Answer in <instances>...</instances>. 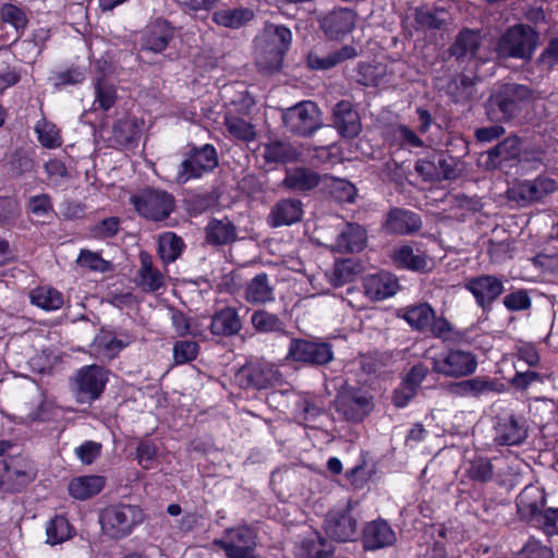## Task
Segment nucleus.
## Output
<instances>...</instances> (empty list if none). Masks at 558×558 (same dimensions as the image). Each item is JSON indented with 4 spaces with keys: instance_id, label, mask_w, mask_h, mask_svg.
<instances>
[{
    "instance_id": "bb28decb",
    "label": "nucleus",
    "mask_w": 558,
    "mask_h": 558,
    "mask_svg": "<svg viewBox=\"0 0 558 558\" xmlns=\"http://www.w3.org/2000/svg\"><path fill=\"white\" fill-rule=\"evenodd\" d=\"M134 340L135 337L126 331L120 332V338H117L113 330L101 327L95 336L93 344L98 353L114 359Z\"/></svg>"
},
{
    "instance_id": "8fccbe9b",
    "label": "nucleus",
    "mask_w": 558,
    "mask_h": 558,
    "mask_svg": "<svg viewBox=\"0 0 558 558\" xmlns=\"http://www.w3.org/2000/svg\"><path fill=\"white\" fill-rule=\"evenodd\" d=\"M262 155L268 163H287L295 161L300 153L289 143L276 141L264 145Z\"/></svg>"
},
{
    "instance_id": "c9c22d12",
    "label": "nucleus",
    "mask_w": 558,
    "mask_h": 558,
    "mask_svg": "<svg viewBox=\"0 0 558 558\" xmlns=\"http://www.w3.org/2000/svg\"><path fill=\"white\" fill-rule=\"evenodd\" d=\"M274 301V287L269 284V278L266 272H259L250 282H246V302L260 305Z\"/></svg>"
},
{
    "instance_id": "4468645a",
    "label": "nucleus",
    "mask_w": 558,
    "mask_h": 558,
    "mask_svg": "<svg viewBox=\"0 0 558 558\" xmlns=\"http://www.w3.org/2000/svg\"><path fill=\"white\" fill-rule=\"evenodd\" d=\"M177 28L163 16L150 17L141 32V50L162 53L175 36Z\"/></svg>"
},
{
    "instance_id": "423d86ee",
    "label": "nucleus",
    "mask_w": 558,
    "mask_h": 558,
    "mask_svg": "<svg viewBox=\"0 0 558 558\" xmlns=\"http://www.w3.org/2000/svg\"><path fill=\"white\" fill-rule=\"evenodd\" d=\"M287 359L308 366H326L335 359L333 347L319 338H291Z\"/></svg>"
},
{
    "instance_id": "f257e3e1",
    "label": "nucleus",
    "mask_w": 558,
    "mask_h": 558,
    "mask_svg": "<svg viewBox=\"0 0 558 558\" xmlns=\"http://www.w3.org/2000/svg\"><path fill=\"white\" fill-rule=\"evenodd\" d=\"M292 43V32L284 25L266 23L254 38L255 64L259 72L280 71Z\"/></svg>"
},
{
    "instance_id": "6ab92c4d",
    "label": "nucleus",
    "mask_w": 558,
    "mask_h": 558,
    "mask_svg": "<svg viewBox=\"0 0 558 558\" xmlns=\"http://www.w3.org/2000/svg\"><path fill=\"white\" fill-rule=\"evenodd\" d=\"M521 155L522 140L518 135H510L487 151L486 168L511 167L521 160Z\"/></svg>"
},
{
    "instance_id": "49530a36",
    "label": "nucleus",
    "mask_w": 558,
    "mask_h": 558,
    "mask_svg": "<svg viewBox=\"0 0 558 558\" xmlns=\"http://www.w3.org/2000/svg\"><path fill=\"white\" fill-rule=\"evenodd\" d=\"M251 324L257 333H286L284 322L274 313L257 310L251 315Z\"/></svg>"
},
{
    "instance_id": "412c9836",
    "label": "nucleus",
    "mask_w": 558,
    "mask_h": 558,
    "mask_svg": "<svg viewBox=\"0 0 558 558\" xmlns=\"http://www.w3.org/2000/svg\"><path fill=\"white\" fill-rule=\"evenodd\" d=\"M332 126L344 138H354L362 131L359 112L348 100H340L332 109Z\"/></svg>"
},
{
    "instance_id": "864d4df0",
    "label": "nucleus",
    "mask_w": 558,
    "mask_h": 558,
    "mask_svg": "<svg viewBox=\"0 0 558 558\" xmlns=\"http://www.w3.org/2000/svg\"><path fill=\"white\" fill-rule=\"evenodd\" d=\"M385 69L380 63L359 62L355 68L354 80L366 87H376L384 77Z\"/></svg>"
},
{
    "instance_id": "6e6552de",
    "label": "nucleus",
    "mask_w": 558,
    "mask_h": 558,
    "mask_svg": "<svg viewBox=\"0 0 558 558\" xmlns=\"http://www.w3.org/2000/svg\"><path fill=\"white\" fill-rule=\"evenodd\" d=\"M477 368L476 355L471 351L449 349L432 359L434 373L450 378H462L472 375Z\"/></svg>"
},
{
    "instance_id": "052dcab7",
    "label": "nucleus",
    "mask_w": 558,
    "mask_h": 558,
    "mask_svg": "<svg viewBox=\"0 0 558 558\" xmlns=\"http://www.w3.org/2000/svg\"><path fill=\"white\" fill-rule=\"evenodd\" d=\"M392 142L403 149L421 148L423 140L405 124H398L392 130Z\"/></svg>"
},
{
    "instance_id": "bf43d9fd",
    "label": "nucleus",
    "mask_w": 558,
    "mask_h": 558,
    "mask_svg": "<svg viewBox=\"0 0 558 558\" xmlns=\"http://www.w3.org/2000/svg\"><path fill=\"white\" fill-rule=\"evenodd\" d=\"M121 219L117 216H111L99 220L89 228L90 238L105 241L116 236L120 230Z\"/></svg>"
},
{
    "instance_id": "de8ad7c7",
    "label": "nucleus",
    "mask_w": 558,
    "mask_h": 558,
    "mask_svg": "<svg viewBox=\"0 0 558 558\" xmlns=\"http://www.w3.org/2000/svg\"><path fill=\"white\" fill-rule=\"evenodd\" d=\"M325 191L338 204H351L357 194L356 187L350 181L333 177L326 180Z\"/></svg>"
},
{
    "instance_id": "473e14b6",
    "label": "nucleus",
    "mask_w": 558,
    "mask_h": 558,
    "mask_svg": "<svg viewBox=\"0 0 558 558\" xmlns=\"http://www.w3.org/2000/svg\"><path fill=\"white\" fill-rule=\"evenodd\" d=\"M241 328V319L233 307L227 306L211 316L209 329L214 336L230 337L236 335Z\"/></svg>"
},
{
    "instance_id": "3c124183",
    "label": "nucleus",
    "mask_w": 558,
    "mask_h": 558,
    "mask_svg": "<svg viewBox=\"0 0 558 558\" xmlns=\"http://www.w3.org/2000/svg\"><path fill=\"white\" fill-rule=\"evenodd\" d=\"M5 166L12 178H20L32 172L35 167L33 154L23 147L15 148L8 157Z\"/></svg>"
},
{
    "instance_id": "4be33fe9",
    "label": "nucleus",
    "mask_w": 558,
    "mask_h": 558,
    "mask_svg": "<svg viewBox=\"0 0 558 558\" xmlns=\"http://www.w3.org/2000/svg\"><path fill=\"white\" fill-rule=\"evenodd\" d=\"M415 170L426 180H450L457 177V170L450 156L433 154L415 163Z\"/></svg>"
},
{
    "instance_id": "9b49d317",
    "label": "nucleus",
    "mask_w": 558,
    "mask_h": 558,
    "mask_svg": "<svg viewBox=\"0 0 558 558\" xmlns=\"http://www.w3.org/2000/svg\"><path fill=\"white\" fill-rule=\"evenodd\" d=\"M357 541H360L363 551L375 553L393 547L398 542V536L390 522L378 517L362 525Z\"/></svg>"
},
{
    "instance_id": "c756f323",
    "label": "nucleus",
    "mask_w": 558,
    "mask_h": 558,
    "mask_svg": "<svg viewBox=\"0 0 558 558\" xmlns=\"http://www.w3.org/2000/svg\"><path fill=\"white\" fill-rule=\"evenodd\" d=\"M335 547L318 531L303 537L295 546L296 558H330Z\"/></svg>"
},
{
    "instance_id": "4c0bfd02",
    "label": "nucleus",
    "mask_w": 558,
    "mask_h": 558,
    "mask_svg": "<svg viewBox=\"0 0 558 558\" xmlns=\"http://www.w3.org/2000/svg\"><path fill=\"white\" fill-rule=\"evenodd\" d=\"M274 226H291L302 219L303 204L300 199H281L271 210Z\"/></svg>"
},
{
    "instance_id": "e2e57ef3",
    "label": "nucleus",
    "mask_w": 558,
    "mask_h": 558,
    "mask_svg": "<svg viewBox=\"0 0 558 558\" xmlns=\"http://www.w3.org/2000/svg\"><path fill=\"white\" fill-rule=\"evenodd\" d=\"M158 457V447L153 439L143 438L136 447L137 463L144 469L149 470L153 468Z\"/></svg>"
},
{
    "instance_id": "a18cd8bd",
    "label": "nucleus",
    "mask_w": 558,
    "mask_h": 558,
    "mask_svg": "<svg viewBox=\"0 0 558 558\" xmlns=\"http://www.w3.org/2000/svg\"><path fill=\"white\" fill-rule=\"evenodd\" d=\"M324 413L322 401L314 395L306 393L295 403V415L306 427H313V423Z\"/></svg>"
},
{
    "instance_id": "7c9ffc66",
    "label": "nucleus",
    "mask_w": 558,
    "mask_h": 558,
    "mask_svg": "<svg viewBox=\"0 0 558 558\" xmlns=\"http://www.w3.org/2000/svg\"><path fill=\"white\" fill-rule=\"evenodd\" d=\"M556 190V181L547 175H537L533 180H522L517 185L519 198L526 202H539Z\"/></svg>"
},
{
    "instance_id": "2eb2a0df",
    "label": "nucleus",
    "mask_w": 558,
    "mask_h": 558,
    "mask_svg": "<svg viewBox=\"0 0 558 558\" xmlns=\"http://www.w3.org/2000/svg\"><path fill=\"white\" fill-rule=\"evenodd\" d=\"M326 535L338 543L355 542L359 537L357 519L351 508L329 511L324 522Z\"/></svg>"
},
{
    "instance_id": "774afa93",
    "label": "nucleus",
    "mask_w": 558,
    "mask_h": 558,
    "mask_svg": "<svg viewBox=\"0 0 558 558\" xmlns=\"http://www.w3.org/2000/svg\"><path fill=\"white\" fill-rule=\"evenodd\" d=\"M531 526L553 535L558 530V508H544L539 515L533 520Z\"/></svg>"
},
{
    "instance_id": "cd10ccee",
    "label": "nucleus",
    "mask_w": 558,
    "mask_h": 558,
    "mask_svg": "<svg viewBox=\"0 0 558 558\" xmlns=\"http://www.w3.org/2000/svg\"><path fill=\"white\" fill-rule=\"evenodd\" d=\"M144 121L135 117L118 119L112 126L113 141L125 148H135L142 137Z\"/></svg>"
},
{
    "instance_id": "79ce46f5",
    "label": "nucleus",
    "mask_w": 558,
    "mask_h": 558,
    "mask_svg": "<svg viewBox=\"0 0 558 558\" xmlns=\"http://www.w3.org/2000/svg\"><path fill=\"white\" fill-rule=\"evenodd\" d=\"M75 534V527L65 515L56 514L46 524L47 543L50 545L62 544L74 537Z\"/></svg>"
},
{
    "instance_id": "393cba45",
    "label": "nucleus",
    "mask_w": 558,
    "mask_h": 558,
    "mask_svg": "<svg viewBox=\"0 0 558 558\" xmlns=\"http://www.w3.org/2000/svg\"><path fill=\"white\" fill-rule=\"evenodd\" d=\"M280 376L279 371L267 361L246 360V387L268 389L279 381Z\"/></svg>"
},
{
    "instance_id": "0eeeda50",
    "label": "nucleus",
    "mask_w": 558,
    "mask_h": 558,
    "mask_svg": "<svg viewBox=\"0 0 558 558\" xmlns=\"http://www.w3.org/2000/svg\"><path fill=\"white\" fill-rule=\"evenodd\" d=\"M537 32L527 24L509 27L499 39V50L510 58L530 60L536 49Z\"/></svg>"
},
{
    "instance_id": "20e7f679",
    "label": "nucleus",
    "mask_w": 558,
    "mask_h": 558,
    "mask_svg": "<svg viewBox=\"0 0 558 558\" xmlns=\"http://www.w3.org/2000/svg\"><path fill=\"white\" fill-rule=\"evenodd\" d=\"M135 211L149 221H162L174 210V196L160 189L145 187L130 198Z\"/></svg>"
},
{
    "instance_id": "338daca9",
    "label": "nucleus",
    "mask_w": 558,
    "mask_h": 558,
    "mask_svg": "<svg viewBox=\"0 0 558 558\" xmlns=\"http://www.w3.org/2000/svg\"><path fill=\"white\" fill-rule=\"evenodd\" d=\"M551 547L544 545L535 537H530L517 554V558H554Z\"/></svg>"
},
{
    "instance_id": "1a4fd4ad",
    "label": "nucleus",
    "mask_w": 558,
    "mask_h": 558,
    "mask_svg": "<svg viewBox=\"0 0 558 558\" xmlns=\"http://www.w3.org/2000/svg\"><path fill=\"white\" fill-rule=\"evenodd\" d=\"M282 121L287 132L302 137L313 135L320 128L318 107L310 100L284 109Z\"/></svg>"
},
{
    "instance_id": "f704fd0d",
    "label": "nucleus",
    "mask_w": 558,
    "mask_h": 558,
    "mask_svg": "<svg viewBox=\"0 0 558 558\" xmlns=\"http://www.w3.org/2000/svg\"><path fill=\"white\" fill-rule=\"evenodd\" d=\"M366 244V232L357 223H348L338 234L336 245L343 253H359Z\"/></svg>"
},
{
    "instance_id": "37998d69",
    "label": "nucleus",
    "mask_w": 558,
    "mask_h": 558,
    "mask_svg": "<svg viewBox=\"0 0 558 558\" xmlns=\"http://www.w3.org/2000/svg\"><path fill=\"white\" fill-rule=\"evenodd\" d=\"M320 177L315 171L307 168H295L288 171L283 183L293 191L307 192L319 184Z\"/></svg>"
},
{
    "instance_id": "e433bc0d",
    "label": "nucleus",
    "mask_w": 558,
    "mask_h": 558,
    "mask_svg": "<svg viewBox=\"0 0 558 558\" xmlns=\"http://www.w3.org/2000/svg\"><path fill=\"white\" fill-rule=\"evenodd\" d=\"M364 288L371 299L380 301L397 292L398 282L386 274H376L365 278Z\"/></svg>"
},
{
    "instance_id": "f3484780",
    "label": "nucleus",
    "mask_w": 558,
    "mask_h": 558,
    "mask_svg": "<svg viewBox=\"0 0 558 558\" xmlns=\"http://www.w3.org/2000/svg\"><path fill=\"white\" fill-rule=\"evenodd\" d=\"M421 216L410 209L392 207L385 215L381 230L388 235H413L422 229Z\"/></svg>"
},
{
    "instance_id": "13d9d810",
    "label": "nucleus",
    "mask_w": 558,
    "mask_h": 558,
    "mask_svg": "<svg viewBox=\"0 0 558 558\" xmlns=\"http://www.w3.org/2000/svg\"><path fill=\"white\" fill-rule=\"evenodd\" d=\"M77 264L90 271L106 274L113 270L112 263L105 259L100 253L86 248L81 250L77 257Z\"/></svg>"
},
{
    "instance_id": "7ed1b4c3",
    "label": "nucleus",
    "mask_w": 558,
    "mask_h": 558,
    "mask_svg": "<svg viewBox=\"0 0 558 558\" xmlns=\"http://www.w3.org/2000/svg\"><path fill=\"white\" fill-rule=\"evenodd\" d=\"M531 99L530 87L517 83L502 84L485 101V114L494 123L510 122L522 113Z\"/></svg>"
},
{
    "instance_id": "0e129e2a",
    "label": "nucleus",
    "mask_w": 558,
    "mask_h": 558,
    "mask_svg": "<svg viewBox=\"0 0 558 558\" xmlns=\"http://www.w3.org/2000/svg\"><path fill=\"white\" fill-rule=\"evenodd\" d=\"M213 21L223 27L240 28L244 25V9H222L214 12Z\"/></svg>"
},
{
    "instance_id": "a878e982",
    "label": "nucleus",
    "mask_w": 558,
    "mask_h": 558,
    "mask_svg": "<svg viewBox=\"0 0 558 558\" xmlns=\"http://www.w3.org/2000/svg\"><path fill=\"white\" fill-rule=\"evenodd\" d=\"M106 485L107 478L104 475H78L70 480L68 494L75 500L85 501L99 495Z\"/></svg>"
},
{
    "instance_id": "f8f14e48",
    "label": "nucleus",
    "mask_w": 558,
    "mask_h": 558,
    "mask_svg": "<svg viewBox=\"0 0 558 558\" xmlns=\"http://www.w3.org/2000/svg\"><path fill=\"white\" fill-rule=\"evenodd\" d=\"M336 411L350 423H361L374 409L373 397L360 388H349L338 393Z\"/></svg>"
},
{
    "instance_id": "603ef678",
    "label": "nucleus",
    "mask_w": 558,
    "mask_h": 558,
    "mask_svg": "<svg viewBox=\"0 0 558 558\" xmlns=\"http://www.w3.org/2000/svg\"><path fill=\"white\" fill-rule=\"evenodd\" d=\"M40 145L48 149H54L62 145L63 141L57 125L46 118L38 120L34 126Z\"/></svg>"
},
{
    "instance_id": "5fc2aeb1",
    "label": "nucleus",
    "mask_w": 558,
    "mask_h": 558,
    "mask_svg": "<svg viewBox=\"0 0 558 558\" xmlns=\"http://www.w3.org/2000/svg\"><path fill=\"white\" fill-rule=\"evenodd\" d=\"M0 20L10 24L17 33V37L23 35L28 24L25 11L13 3H3L0 7Z\"/></svg>"
},
{
    "instance_id": "b1692460",
    "label": "nucleus",
    "mask_w": 558,
    "mask_h": 558,
    "mask_svg": "<svg viewBox=\"0 0 558 558\" xmlns=\"http://www.w3.org/2000/svg\"><path fill=\"white\" fill-rule=\"evenodd\" d=\"M527 437V427L522 417L510 414L499 420L495 440L501 446L521 445Z\"/></svg>"
},
{
    "instance_id": "dca6fc26",
    "label": "nucleus",
    "mask_w": 558,
    "mask_h": 558,
    "mask_svg": "<svg viewBox=\"0 0 558 558\" xmlns=\"http://www.w3.org/2000/svg\"><path fill=\"white\" fill-rule=\"evenodd\" d=\"M392 265L399 270L426 274L430 267L428 255L416 241H407L392 248L390 253Z\"/></svg>"
},
{
    "instance_id": "c03bdc74",
    "label": "nucleus",
    "mask_w": 558,
    "mask_h": 558,
    "mask_svg": "<svg viewBox=\"0 0 558 558\" xmlns=\"http://www.w3.org/2000/svg\"><path fill=\"white\" fill-rule=\"evenodd\" d=\"M450 391L461 397H478L488 391H496V381L485 377H474L451 384Z\"/></svg>"
},
{
    "instance_id": "aec40b11",
    "label": "nucleus",
    "mask_w": 558,
    "mask_h": 558,
    "mask_svg": "<svg viewBox=\"0 0 558 558\" xmlns=\"http://www.w3.org/2000/svg\"><path fill=\"white\" fill-rule=\"evenodd\" d=\"M356 23V13L347 8L328 12L319 22L320 28L330 39L339 40L350 34Z\"/></svg>"
},
{
    "instance_id": "6e6d98bb",
    "label": "nucleus",
    "mask_w": 558,
    "mask_h": 558,
    "mask_svg": "<svg viewBox=\"0 0 558 558\" xmlns=\"http://www.w3.org/2000/svg\"><path fill=\"white\" fill-rule=\"evenodd\" d=\"M466 475L472 482L488 483L494 477V466L488 458L475 456L469 462Z\"/></svg>"
},
{
    "instance_id": "680f3d73",
    "label": "nucleus",
    "mask_w": 558,
    "mask_h": 558,
    "mask_svg": "<svg viewBox=\"0 0 558 558\" xmlns=\"http://www.w3.org/2000/svg\"><path fill=\"white\" fill-rule=\"evenodd\" d=\"M173 362L183 365L194 361L199 352V344L193 340H179L173 344Z\"/></svg>"
},
{
    "instance_id": "58836bf2",
    "label": "nucleus",
    "mask_w": 558,
    "mask_h": 558,
    "mask_svg": "<svg viewBox=\"0 0 558 558\" xmlns=\"http://www.w3.org/2000/svg\"><path fill=\"white\" fill-rule=\"evenodd\" d=\"M434 312L435 310L430 304L423 302L405 307L400 317L403 318L412 329L425 332L430 325V320L434 318Z\"/></svg>"
},
{
    "instance_id": "09e8293b",
    "label": "nucleus",
    "mask_w": 558,
    "mask_h": 558,
    "mask_svg": "<svg viewBox=\"0 0 558 558\" xmlns=\"http://www.w3.org/2000/svg\"><path fill=\"white\" fill-rule=\"evenodd\" d=\"M31 303L44 311H57L62 307L63 294L51 287H37L29 294Z\"/></svg>"
},
{
    "instance_id": "2f4dec72",
    "label": "nucleus",
    "mask_w": 558,
    "mask_h": 558,
    "mask_svg": "<svg viewBox=\"0 0 558 558\" xmlns=\"http://www.w3.org/2000/svg\"><path fill=\"white\" fill-rule=\"evenodd\" d=\"M356 54L357 51L353 46L344 45L341 48L323 56L316 51H311L306 57V63L312 70L324 71L329 70L345 60L353 59Z\"/></svg>"
},
{
    "instance_id": "69168bd1",
    "label": "nucleus",
    "mask_w": 558,
    "mask_h": 558,
    "mask_svg": "<svg viewBox=\"0 0 558 558\" xmlns=\"http://www.w3.org/2000/svg\"><path fill=\"white\" fill-rule=\"evenodd\" d=\"M44 169L52 186H60L65 180L71 178L68 167L58 158L47 160L44 163Z\"/></svg>"
},
{
    "instance_id": "39448f33",
    "label": "nucleus",
    "mask_w": 558,
    "mask_h": 558,
    "mask_svg": "<svg viewBox=\"0 0 558 558\" xmlns=\"http://www.w3.org/2000/svg\"><path fill=\"white\" fill-rule=\"evenodd\" d=\"M218 163V153L213 144L192 146L179 165L175 181L179 184H185L191 180L201 179L204 174L214 171Z\"/></svg>"
},
{
    "instance_id": "72a5a7b5",
    "label": "nucleus",
    "mask_w": 558,
    "mask_h": 558,
    "mask_svg": "<svg viewBox=\"0 0 558 558\" xmlns=\"http://www.w3.org/2000/svg\"><path fill=\"white\" fill-rule=\"evenodd\" d=\"M141 267L138 269L140 286L145 292H156L165 287L162 272L154 266L153 257L147 252L140 254Z\"/></svg>"
},
{
    "instance_id": "a19ab883",
    "label": "nucleus",
    "mask_w": 558,
    "mask_h": 558,
    "mask_svg": "<svg viewBox=\"0 0 558 558\" xmlns=\"http://www.w3.org/2000/svg\"><path fill=\"white\" fill-rule=\"evenodd\" d=\"M184 248L183 239L174 232L169 231L159 235L157 253L163 264L174 263L181 257Z\"/></svg>"
},
{
    "instance_id": "ddd939ff",
    "label": "nucleus",
    "mask_w": 558,
    "mask_h": 558,
    "mask_svg": "<svg viewBox=\"0 0 558 558\" xmlns=\"http://www.w3.org/2000/svg\"><path fill=\"white\" fill-rule=\"evenodd\" d=\"M464 289L473 295L482 312L488 314L493 311L495 302L505 292V284L501 278L484 274L468 278Z\"/></svg>"
},
{
    "instance_id": "c85d7f7f",
    "label": "nucleus",
    "mask_w": 558,
    "mask_h": 558,
    "mask_svg": "<svg viewBox=\"0 0 558 558\" xmlns=\"http://www.w3.org/2000/svg\"><path fill=\"white\" fill-rule=\"evenodd\" d=\"M481 46V32L464 27L458 33L453 44L449 48V52L457 61H463L464 59L471 60L476 58Z\"/></svg>"
},
{
    "instance_id": "4d7b16f0",
    "label": "nucleus",
    "mask_w": 558,
    "mask_h": 558,
    "mask_svg": "<svg viewBox=\"0 0 558 558\" xmlns=\"http://www.w3.org/2000/svg\"><path fill=\"white\" fill-rule=\"evenodd\" d=\"M118 98L117 89L112 84L106 82L105 78H97L95 83V100L96 109L109 111L116 104Z\"/></svg>"
},
{
    "instance_id": "a211bd4d",
    "label": "nucleus",
    "mask_w": 558,
    "mask_h": 558,
    "mask_svg": "<svg viewBox=\"0 0 558 558\" xmlns=\"http://www.w3.org/2000/svg\"><path fill=\"white\" fill-rule=\"evenodd\" d=\"M547 502L545 490L536 485L525 486L517 496L515 507L520 521L531 525Z\"/></svg>"
},
{
    "instance_id": "ea45409f",
    "label": "nucleus",
    "mask_w": 558,
    "mask_h": 558,
    "mask_svg": "<svg viewBox=\"0 0 558 558\" xmlns=\"http://www.w3.org/2000/svg\"><path fill=\"white\" fill-rule=\"evenodd\" d=\"M205 233L206 242L214 246L226 245L236 236L235 227L228 219H211L205 228Z\"/></svg>"
},
{
    "instance_id": "9d476101",
    "label": "nucleus",
    "mask_w": 558,
    "mask_h": 558,
    "mask_svg": "<svg viewBox=\"0 0 558 558\" xmlns=\"http://www.w3.org/2000/svg\"><path fill=\"white\" fill-rule=\"evenodd\" d=\"M37 476V470L22 457H8L0 461V490L20 493Z\"/></svg>"
},
{
    "instance_id": "5701e85b",
    "label": "nucleus",
    "mask_w": 558,
    "mask_h": 558,
    "mask_svg": "<svg viewBox=\"0 0 558 558\" xmlns=\"http://www.w3.org/2000/svg\"><path fill=\"white\" fill-rule=\"evenodd\" d=\"M107 380L104 368L95 364L80 368L75 379L78 392L93 401L102 395Z\"/></svg>"
},
{
    "instance_id": "f03ea898",
    "label": "nucleus",
    "mask_w": 558,
    "mask_h": 558,
    "mask_svg": "<svg viewBox=\"0 0 558 558\" xmlns=\"http://www.w3.org/2000/svg\"><path fill=\"white\" fill-rule=\"evenodd\" d=\"M146 519L141 505L123 501L112 502L98 513L100 531L110 541H122L141 526Z\"/></svg>"
}]
</instances>
